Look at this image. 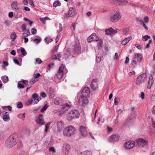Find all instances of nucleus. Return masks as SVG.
Wrapping results in <instances>:
<instances>
[{
	"label": "nucleus",
	"instance_id": "17",
	"mask_svg": "<svg viewBox=\"0 0 155 155\" xmlns=\"http://www.w3.org/2000/svg\"><path fill=\"white\" fill-rule=\"evenodd\" d=\"M103 53L102 51H100L98 52V54L96 57V61L97 63H99L101 61L103 60Z\"/></svg>",
	"mask_w": 155,
	"mask_h": 155
},
{
	"label": "nucleus",
	"instance_id": "60",
	"mask_svg": "<svg viewBox=\"0 0 155 155\" xmlns=\"http://www.w3.org/2000/svg\"><path fill=\"white\" fill-rule=\"evenodd\" d=\"M13 61H14V63L15 64H17V65H18L19 66H21V64H20L19 63V62H18V60L17 59H14Z\"/></svg>",
	"mask_w": 155,
	"mask_h": 155
},
{
	"label": "nucleus",
	"instance_id": "37",
	"mask_svg": "<svg viewBox=\"0 0 155 155\" xmlns=\"http://www.w3.org/2000/svg\"><path fill=\"white\" fill-rule=\"evenodd\" d=\"M12 41H14L16 38L17 36L16 33L15 32H13L11 33L10 35Z\"/></svg>",
	"mask_w": 155,
	"mask_h": 155
},
{
	"label": "nucleus",
	"instance_id": "58",
	"mask_svg": "<svg viewBox=\"0 0 155 155\" xmlns=\"http://www.w3.org/2000/svg\"><path fill=\"white\" fill-rule=\"evenodd\" d=\"M48 38L47 37H45V42L47 44H48L50 42L52 41V40L51 38L48 39V41H47Z\"/></svg>",
	"mask_w": 155,
	"mask_h": 155
},
{
	"label": "nucleus",
	"instance_id": "4",
	"mask_svg": "<svg viewBox=\"0 0 155 155\" xmlns=\"http://www.w3.org/2000/svg\"><path fill=\"white\" fill-rule=\"evenodd\" d=\"M80 113L78 110L77 109L71 110L67 115V119L69 121L71 120L74 119H77L79 117Z\"/></svg>",
	"mask_w": 155,
	"mask_h": 155
},
{
	"label": "nucleus",
	"instance_id": "18",
	"mask_svg": "<svg viewBox=\"0 0 155 155\" xmlns=\"http://www.w3.org/2000/svg\"><path fill=\"white\" fill-rule=\"evenodd\" d=\"M11 6L12 10L14 11L18 10L19 8L17 2L16 1L14 0L12 2L11 4Z\"/></svg>",
	"mask_w": 155,
	"mask_h": 155
},
{
	"label": "nucleus",
	"instance_id": "31",
	"mask_svg": "<svg viewBox=\"0 0 155 155\" xmlns=\"http://www.w3.org/2000/svg\"><path fill=\"white\" fill-rule=\"evenodd\" d=\"M3 119L4 121L7 122L9 121L10 118L8 114H5L3 117Z\"/></svg>",
	"mask_w": 155,
	"mask_h": 155
},
{
	"label": "nucleus",
	"instance_id": "30",
	"mask_svg": "<svg viewBox=\"0 0 155 155\" xmlns=\"http://www.w3.org/2000/svg\"><path fill=\"white\" fill-rule=\"evenodd\" d=\"M60 58V56L59 54H56L52 56V59L54 60H57L58 59V61H60L59 59Z\"/></svg>",
	"mask_w": 155,
	"mask_h": 155
},
{
	"label": "nucleus",
	"instance_id": "38",
	"mask_svg": "<svg viewBox=\"0 0 155 155\" xmlns=\"http://www.w3.org/2000/svg\"><path fill=\"white\" fill-rule=\"evenodd\" d=\"M25 33H24L22 34V39H24V42L26 43L28 42V38L26 37H27L25 36Z\"/></svg>",
	"mask_w": 155,
	"mask_h": 155
},
{
	"label": "nucleus",
	"instance_id": "3",
	"mask_svg": "<svg viewBox=\"0 0 155 155\" xmlns=\"http://www.w3.org/2000/svg\"><path fill=\"white\" fill-rule=\"evenodd\" d=\"M75 128L73 126L69 125L65 127L63 132V134L65 137H70L75 133Z\"/></svg>",
	"mask_w": 155,
	"mask_h": 155
},
{
	"label": "nucleus",
	"instance_id": "27",
	"mask_svg": "<svg viewBox=\"0 0 155 155\" xmlns=\"http://www.w3.org/2000/svg\"><path fill=\"white\" fill-rule=\"evenodd\" d=\"M131 38V37H128L126 38L122 41L121 44L122 45H126Z\"/></svg>",
	"mask_w": 155,
	"mask_h": 155
},
{
	"label": "nucleus",
	"instance_id": "7",
	"mask_svg": "<svg viewBox=\"0 0 155 155\" xmlns=\"http://www.w3.org/2000/svg\"><path fill=\"white\" fill-rule=\"evenodd\" d=\"M43 115L39 114L36 119V123L40 126H42L45 124V121L43 117Z\"/></svg>",
	"mask_w": 155,
	"mask_h": 155
},
{
	"label": "nucleus",
	"instance_id": "40",
	"mask_svg": "<svg viewBox=\"0 0 155 155\" xmlns=\"http://www.w3.org/2000/svg\"><path fill=\"white\" fill-rule=\"evenodd\" d=\"M48 106L47 104H45L40 109V112L41 113H43L47 109Z\"/></svg>",
	"mask_w": 155,
	"mask_h": 155
},
{
	"label": "nucleus",
	"instance_id": "39",
	"mask_svg": "<svg viewBox=\"0 0 155 155\" xmlns=\"http://www.w3.org/2000/svg\"><path fill=\"white\" fill-rule=\"evenodd\" d=\"M41 38L40 37L39 38H36L33 40V41L36 44H38L41 42Z\"/></svg>",
	"mask_w": 155,
	"mask_h": 155
},
{
	"label": "nucleus",
	"instance_id": "11",
	"mask_svg": "<svg viewBox=\"0 0 155 155\" xmlns=\"http://www.w3.org/2000/svg\"><path fill=\"white\" fill-rule=\"evenodd\" d=\"M93 91H96L98 88V81L96 79L93 80L90 85Z\"/></svg>",
	"mask_w": 155,
	"mask_h": 155
},
{
	"label": "nucleus",
	"instance_id": "23",
	"mask_svg": "<svg viewBox=\"0 0 155 155\" xmlns=\"http://www.w3.org/2000/svg\"><path fill=\"white\" fill-rule=\"evenodd\" d=\"M53 101L54 103L56 105H62L63 103V100L59 98L53 99Z\"/></svg>",
	"mask_w": 155,
	"mask_h": 155
},
{
	"label": "nucleus",
	"instance_id": "2",
	"mask_svg": "<svg viewBox=\"0 0 155 155\" xmlns=\"http://www.w3.org/2000/svg\"><path fill=\"white\" fill-rule=\"evenodd\" d=\"M17 136L14 134L12 135L6 140L5 145L8 148L12 147L17 143Z\"/></svg>",
	"mask_w": 155,
	"mask_h": 155
},
{
	"label": "nucleus",
	"instance_id": "12",
	"mask_svg": "<svg viewBox=\"0 0 155 155\" xmlns=\"http://www.w3.org/2000/svg\"><path fill=\"white\" fill-rule=\"evenodd\" d=\"M79 130L81 134L83 137L87 136V128L84 126H81L79 127Z\"/></svg>",
	"mask_w": 155,
	"mask_h": 155
},
{
	"label": "nucleus",
	"instance_id": "32",
	"mask_svg": "<svg viewBox=\"0 0 155 155\" xmlns=\"http://www.w3.org/2000/svg\"><path fill=\"white\" fill-rule=\"evenodd\" d=\"M39 80V79H35L33 78H32L30 81L29 82V85H32L35 83L36 81Z\"/></svg>",
	"mask_w": 155,
	"mask_h": 155
},
{
	"label": "nucleus",
	"instance_id": "52",
	"mask_svg": "<svg viewBox=\"0 0 155 155\" xmlns=\"http://www.w3.org/2000/svg\"><path fill=\"white\" fill-rule=\"evenodd\" d=\"M150 38V36L148 35H146L143 37V41H147L148 39Z\"/></svg>",
	"mask_w": 155,
	"mask_h": 155
},
{
	"label": "nucleus",
	"instance_id": "35",
	"mask_svg": "<svg viewBox=\"0 0 155 155\" xmlns=\"http://www.w3.org/2000/svg\"><path fill=\"white\" fill-rule=\"evenodd\" d=\"M61 5L60 2L58 0L55 1L53 3V6L56 7L58 6H60Z\"/></svg>",
	"mask_w": 155,
	"mask_h": 155
},
{
	"label": "nucleus",
	"instance_id": "28",
	"mask_svg": "<svg viewBox=\"0 0 155 155\" xmlns=\"http://www.w3.org/2000/svg\"><path fill=\"white\" fill-rule=\"evenodd\" d=\"M1 79L3 83L4 84L7 83L9 81L7 75L2 76L1 77Z\"/></svg>",
	"mask_w": 155,
	"mask_h": 155
},
{
	"label": "nucleus",
	"instance_id": "8",
	"mask_svg": "<svg viewBox=\"0 0 155 155\" xmlns=\"http://www.w3.org/2000/svg\"><path fill=\"white\" fill-rule=\"evenodd\" d=\"M32 99L29 100L28 101V104L30 105L31 104H32L34 100L36 101L34 102V104H37L39 102L40 100L38 99V96L37 94L36 93L33 94L32 95Z\"/></svg>",
	"mask_w": 155,
	"mask_h": 155
},
{
	"label": "nucleus",
	"instance_id": "15",
	"mask_svg": "<svg viewBox=\"0 0 155 155\" xmlns=\"http://www.w3.org/2000/svg\"><path fill=\"white\" fill-rule=\"evenodd\" d=\"M87 40L89 42H91L94 41H97L99 40V38L95 33H93L88 38Z\"/></svg>",
	"mask_w": 155,
	"mask_h": 155
},
{
	"label": "nucleus",
	"instance_id": "19",
	"mask_svg": "<svg viewBox=\"0 0 155 155\" xmlns=\"http://www.w3.org/2000/svg\"><path fill=\"white\" fill-rule=\"evenodd\" d=\"M119 138V136L118 135L113 134L110 136L108 138L110 142H114L118 140Z\"/></svg>",
	"mask_w": 155,
	"mask_h": 155
},
{
	"label": "nucleus",
	"instance_id": "44",
	"mask_svg": "<svg viewBox=\"0 0 155 155\" xmlns=\"http://www.w3.org/2000/svg\"><path fill=\"white\" fill-rule=\"evenodd\" d=\"M8 62L5 61H3V64L2 65V67L3 69H5L6 67L8 66Z\"/></svg>",
	"mask_w": 155,
	"mask_h": 155
},
{
	"label": "nucleus",
	"instance_id": "36",
	"mask_svg": "<svg viewBox=\"0 0 155 155\" xmlns=\"http://www.w3.org/2000/svg\"><path fill=\"white\" fill-rule=\"evenodd\" d=\"M153 82V78L152 76H150L149 78V80L148 83V87L149 85H151Z\"/></svg>",
	"mask_w": 155,
	"mask_h": 155
},
{
	"label": "nucleus",
	"instance_id": "26",
	"mask_svg": "<svg viewBox=\"0 0 155 155\" xmlns=\"http://www.w3.org/2000/svg\"><path fill=\"white\" fill-rule=\"evenodd\" d=\"M63 147L64 148L65 150L67 152L70 151L71 149L70 145L67 143H65L63 145Z\"/></svg>",
	"mask_w": 155,
	"mask_h": 155
},
{
	"label": "nucleus",
	"instance_id": "49",
	"mask_svg": "<svg viewBox=\"0 0 155 155\" xmlns=\"http://www.w3.org/2000/svg\"><path fill=\"white\" fill-rule=\"evenodd\" d=\"M133 120L131 119H130L129 118H127L126 120V123L130 125L131 124L133 123Z\"/></svg>",
	"mask_w": 155,
	"mask_h": 155
},
{
	"label": "nucleus",
	"instance_id": "61",
	"mask_svg": "<svg viewBox=\"0 0 155 155\" xmlns=\"http://www.w3.org/2000/svg\"><path fill=\"white\" fill-rule=\"evenodd\" d=\"M25 32L26 33V35H25V36L26 37H28L31 35L29 30L28 29L26 30Z\"/></svg>",
	"mask_w": 155,
	"mask_h": 155
},
{
	"label": "nucleus",
	"instance_id": "14",
	"mask_svg": "<svg viewBox=\"0 0 155 155\" xmlns=\"http://www.w3.org/2000/svg\"><path fill=\"white\" fill-rule=\"evenodd\" d=\"M121 18V16L119 13H116L112 15L110 17V21L114 22L117 21Z\"/></svg>",
	"mask_w": 155,
	"mask_h": 155
},
{
	"label": "nucleus",
	"instance_id": "57",
	"mask_svg": "<svg viewBox=\"0 0 155 155\" xmlns=\"http://www.w3.org/2000/svg\"><path fill=\"white\" fill-rule=\"evenodd\" d=\"M35 61L37 62L38 64H41L42 62V61L41 60V59L38 58H36L35 59Z\"/></svg>",
	"mask_w": 155,
	"mask_h": 155
},
{
	"label": "nucleus",
	"instance_id": "21",
	"mask_svg": "<svg viewBox=\"0 0 155 155\" xmlns=\"http://www.w3.org/2000/svg\"><path fill=\"white\" fill-rule=\"evenodd\" d=\"M134 58L135 59H137L138 62H140L143 58V56L141 53H137L135 54Z\"/></svg>",
	"mask_w": 155,
	"mask_h": 155
},
{
	"label": "nucleus",
	"instance_id": "50",
	"mask_svg": "<svg viewBox=\"0 0 155 155\" xmlns=\"http://www.w3.org/2000/svg\"><path fill=\"white\" fill-rule=\"evenodd\" d=\"M41 76L40 74L38 73L36 74H33V77L35 79H38V78Z\"/></svg>",
	"mask_w": 155,
	"mask_h": 155
},
{
	"label": "nucleus",
	"instance_id": "51",
	"mask_svg": "<svg viewBox=\"0 0 155 155\" xmlns=\"http://www.w3.org/2000/svg\"><path fill=\"white\" fill-rule=\"evenodd\" d=\"M21 81H19L18 83V87L20 88H23L24 87V85L23 84L20 83Z\"/></svg>",
	"mask_w": 155,
	"mask_h": 155
},
{
	"label": "nucleus",
	"instance_id": "29",
	"mask_svg": "<svg viewBox=\"0 0 155 155\" xmlns=\"http://www.w3.org/2000/svg\"><path fill=\"white\" fill-rule=\"evenodd\" d=\"M48 92L50 96H52L53 95H55L54 89L52 87H51L49 88Z\"/></svg>",
	"mask_w": 155,
	"mask_h": 155
},
{
	"label": "nucleus",
	"instance_id": "48",
	"mask_svg": "<svg viewBox=\"0 0 155 155\" xmlns=\"http://www.w3.org/2000/svg\"><path fill=\"white\" fill-rule=\"evenodd\" d=\"M59 45H58L57 46L55 47L52 50L51 52L52 53H54L57 52L59 47Z\"/></svg>",
	"mask_w": 155,
	"mask_h": 155
},
{
	"label": "nucleus",
	"instance_id": "24",
	"mask_svg": "<svg viewBox=\"0 0 155 155\" xmlns=\"http://www.w3.org/2000/svg\"><path fill=\"white\" fill-rule=\"evenodd\" d=\"M74 51L75 53H78L81 52V48L79 43H77L75 44Z\"/></svg>",
	"mask_w": 155,
	"mask_h": 155
},
{
	"label": "nucleus",
	"instance_id": "59",
	"mask_svg": "<svg viewBox=\"0 0 155 155\" xmlns=\"http://www.w3.org/2000/svg\"><path fill=\"white\" fill-rule=\"evenodd\" d=\"M26 25L25 24H23L21 26V28L22 30L24 31L26 30Z\"/></svg>",
	"mask_w": 155,
	"mask_h": 155
},
{
	"label": "nucleus",
	"instance_id": "41",
	"mask_svg": "<svg viewBox=\"0 0 155 155\" xmlns=\"http://www.w3.org/2000/svg\"><path fill=\"white\" fill-rule=\"evenodd\" d=\"M21 51L23 56H25L27 55L26 52L24 48H21Z\"/></svg>",
	"mask_w": 155,
	"mask_h": 155
},
{
	"label": "nucleus",
	"instance_id": "63",
	"mask_svg": "<svg viewBox=\"0 0 155 155\" xmlns=\"http://www.w3.org/2000/svg\"><path fill=\"white\" fill-rule=\"evenodd\" d=\"M144 97H145V94H144V92H141V95H140V96L141 98L143 100L144 98Z\"/></svg>",
	"mask_w": 155,
	"mask_h": 155
},
{
	"label": "nucleus",
	"instance_id": "1",
	"mask_svg": "<svg viewBox=\"0 0 155 155\" xmlns=\"http://www.w3.org/2000/svg\"><path fill=\"white\" fill-rule=\"evenodd\" d=\"M82 95L79 97V101L81 103L83 106H87L89 102L88 98L89 97L90 94L89 88L87 87H84L82 91Z\"/></svg>",
	"mask_w": 155,
	"mask_h": 155
},
{
	"label": "nucleus",
	"instance_id": "42",
	"mask_svg": "<svg viewBox=\"0 0 155 155\" xmlns=\"http://www.w3.org/2000/svg\"><path fill=\"white\" fill-rule=\"evenodd\" d=\"M51 122L48 123L45 125V132H47L48 131V129L49 128L50 124Z\"/></svg>",
	"mask_w": 155,
	"mask_h": 155
},
{
	"label": "nucleus",
	"instance_id": "20",
	"mask_svg": "<svg viewBox=\"0 0 155 155\" xmlns=\"http://www.w3.org/2000/svg\"><path fill=\"white\" fill-rule=\"evenodd\" d=\"M117 30H114L112 28H110L107 30H105L106 34L111 35L112 34H114L117 32Z\"/></svg>",
	"mask_w": 155,
	"mask_h": 155
},
{
	"label": "nucleus",
	"instance_id": "45",
	"mask_svg": "<svg viewBox=\"0 0 155 155\" xmlns=\"http://www.w3.org/2000/svg\"><path fill=\"white\" fill-rule=\"evenodd\" d=\"M53 113L54 114H56L57 115H58L59 116H61V114H60V110L58 109H55L53 111Z\"/></svg>",
	"mask_w": 155,
	"mask_h": 155
},
{
	"label": "nucleus",
	"instance_id": "62",
	"mask_svg": "<svg viewBox=\"0 0 155 155\" xmlns=\"http://www.w3.org/2000/svg\"><path fill=\"white\" fill-rule=\"evenodd\" d=\"M123 112V110L121 109H119L117 110L116 112L118 115H119L121 114Z\"/></svg>",
	"mask_w": 155,
	"mask_h": 155
},
{
	"label": "nucleus",
	"instance_id": "55",
	"mask_svg": "<svg viewBox=\"0 0 155 155\" xmlns=\"http://www.w3.org/2000/svg\"><path fill=\"white\" fill-rule=\"evenodd\" d=\"M131 63L134 67H135V66L137 64V62L135 60H132L131 61Z\"/></svg>",
	"mask_w": 155,
	"mask_h": 155
},
{
	"label": "nucleus",
	"instance_id": "5",
	"mask_svg": "<svg viewBox=\"0 0 155 155\" xmlns=\"http://www.w3.org/2000/svg\"><path fill=\"white\" fill-rule=\"evenodd\" d=\"M147 77L146 74H142L137 77L136 83L137 85H140L146 81Z\"/></svg>",
	"mask_w": 155,
	"mask_h": 155
},
{
	"label": "nucleus",
	"instance_id": "34",
	"mask_svg": "<svg viewBox=\"0 0 155 155\" xmlns=\"http://www.w3.org/2000/svg\"><path fill=\"white\" fill-rule=\"evenodd\" d=\"M80 155H91V153L90 151H85L81 152Z\"/></svg>",
	"mask_w": 155,
	"mask_h": 155
},
{
	"label": "nucleus",
	"instance_id": "9",
	"mask_svg": "<svg viewBox=\"0 0 155 155\" xmlns=\"http://www.w3.org/2000/svg\"><path fill=\"white\" fill-rule=\"evenodd\" d=\"M76 13L75 12L74 8L72 7L69 8L68 13L65 14L64 17L65 18H67L69 17H73L75 15Z\"/></svg>",
	"mask_w": 155,
	"mask_h": 155
},
{
	"label": "nucleus",
	"instance_id": "13",
	"mask_svg": "<svg viewBox=\"0 0 155 155\" xmlns=\"http://www.w3.org/2000/svg\"><path fill=\"white\" fill-rule=\"evenodd\" d=\"M71 104L70 105L68 104H65L60 110V114L61 115L64 114L66 111L69 108L71 107Z\"/></svg>",
	"mask_w": 155,
	"mask_h": 155
},
{
	"label": "nucleus",
	"instance_id": "43",
	"mask_svg": "<svg viewBox=\"0 0 155 155\" xmlns=\"http://www.w3.org/2000/svg\"><path fill=\"white\" fill-rule=\"evenodd\" d=\"M120 100L119 97H115L114 99V104L117 105L120 102Z\"/></svg>",
	"mask_w": 155,
	"mask_h": 155
},
{
	"label": "nucleus",
	"instance_id": "10",
	"mask_svg": "<svg viewBox=\"0 0 155 155\" xmlns=\"http://www.w3.org/2000/svg\"><path fill=\"white\" fill-rule=\"evenodd\" d=\"M135 144V142L134 141H129L124 144V147L126 149L129 150L133 147Z\"/></svg>",
	"mask_w": 155,
	"mask_h": 155
},
{
	"label": "nucleus",
	"instance_id": "16",
	"mask_svg": "<svg viewBox=\"0 0 155 155\" xmlns=\"http://www.w3.org/2000/svg\"><path fill=\"white\" fill-rule=\"evenodd\" d=\"M136 142L137 144L140 146H143L147 143V141L143 138H139L136 140Z\"/></svg>",
	"mask_w": 155,
	"mask_h": 155
},
{
	"label": "nucleus",
	"instance_id": "54",
	"mask_svg": "<svg viewBox=\"0 0 155 155\" xmlns=\"http://www.w3.org/2000/svg\"><path fill=\"white\" fill-rule=\"evenodd\" d=\"M17 106L18 108H21L22 107L23 105L21 102H18L17 104Z\"/></svg>",
	"mask_w": 155,
	"mask_h": 155
},
{
	"label": "nucleus",
	"instance_id": "46",
	"mask_svg": "<svg viewBox=\"0 0 155 155\" xmlns=\"http://www.w3.org/2000/svg\"><path fill=\"white\" fill-rule=\"evenodd\" d=\"M65 66L64 65L62 64L61 67L59 68L58 71L62 72L64 73V69L65 68Z\"/></svg>",
	"mask_w": 155,
	"mask_h": 155
},
{
	"label": "nucleus",
	"instance_id": "6",
	"mask_svg": "<svg viewBox=\"0 0 155 155\" xmlns=\"http://www.w3.org/2000/svg\"><path fill=\"white\" fill-rule=\"evenodd\" d=\"M64 122L61 120H58L55 121L52 126L53 128H57L58 130H61L64 127Z\"/></svg>",
	"mask_w": 155,
	"mask_h": 155
},
{
	"label": "nucleus",
	"instance_id": "22",
	"mask_svg": "<svg viewBox=\"0 0 155 155\" xmlns=\"http://www.w3.org/2000/svg\"><path fill=\"white\" fill-rule=\"evenodd\" d=\"M71 55V51L70 49L68 48L66 49V51L64 52L63 57L66 59L69 58Z\"/></svg>",
	"mask_w": 155,
	"mask_h": 155
},
{
	"label": "nucleus",
	"instance_id": "53",
	"mask_svg": "<svg viewBox=\"0 0 155 155\" xmlns=\"http://www.w3.org/2000/svg\"><path fill=\"white\" fill-rule=\"evenodd\" d=\"M49 151L51 152L52 153H55L56 152V150L54 147H50L49 148Z\"/></svg>",
	"mask_w": 155,
	"mask_h": 155
},
{
	"label": "nucleus",
	"instance_id": "64",
	"mask_svg": "<svg viewBox=\"0 0 155 155\" xmlns=\"http://www.w3.org/2000/svg\"><path fill=\"white\" fill-rule=\"evenodd\" d=\"M144 21L145 23H147L149 21V18L147 16H146L144 18Z\"/></svg>",
	"mask_w": 155,
	"mask_h": 155
},
{
	"label": "nucleus",
	"instance_id": "56",
	"mask_svg": "<svg viewBox=\"0 0 155 155\" xmlns=\"http://www.w3.org/2000/svg\"><path fill=\"white\" fill-rule=\"evenodd\" d=\"M103 45V43L102 41H100L97 43V46H98L99 49H101Z\"/></svg>",
	"mask_w": 155,
	"mask_h": 155
},
{
	"label": "nucleus",
	"instance_id": "25",
	"mask_svg": "<svg viewBox=\"0 0 155 155\" xmlns=\"http://www.w3.org/2000/svg\"><path fill=\"white\" fill-rule=\"evenodd\" d=\"M63 73L62 72L58 71V73L56 74L54 76L55 78H57L58 80H57L56 81L58 82L59 80L63 77Z\"/></svg>",
	"mask_w": 155,
	"mask_h": 155
},
{
	"label": "nucleus",
	"instance_id": "33",
	"mask_svg": "<svg viewBox=\"0 0 155 155\" xmlns=\"http://www.w3.org/2000/svg\"><path fill=\"white\" fill-rule=\"evenodd\" d=\"M25 115L26 114L25 113H24L23 114H20L18 115V117L19 118L24 120L25 117Z\"/></svg>",
	"mask_w": 155,
	"mask_h": 155
},
{
	"label": "nucleus",
	"instance_id": "47",
	"mask_svg": "<svg viewBox=\"0 0 155 155\" xmlns=\"http://www.w3.org/2000/svg\"><path fill=\"white\" fill-rule=\"evenodd\" d=\"M41 107L38 106L36 107L35 108L34 110H33V112L34 113H36L38 112L39 110H40Z\"/></svg>",
	"mask_w": 155,
	"mask_h": 155
}]
</instances>
